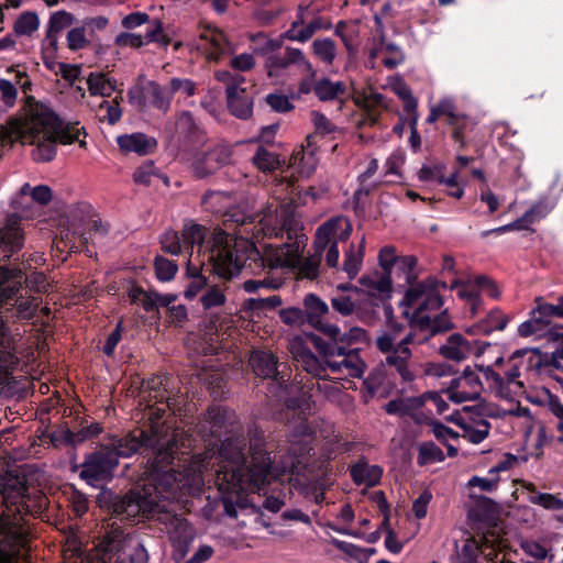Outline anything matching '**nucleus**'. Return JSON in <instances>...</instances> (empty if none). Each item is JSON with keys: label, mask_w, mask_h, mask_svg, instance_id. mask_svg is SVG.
<instances>
[{"label": "nucleus", "mask_w": 563, "mask_h": 563, "mask_svg": "<svg viewBox=\"0 0 563 563\" xmlns=\"http://www.w3.org/2000/svg\"><path fill=\"white\" fill-rule=\"evenodd\" d=\"M362 287L372 296L389 297L391 291V276L383 272L364 275L360 280Z\"/></svg>", "instance_id": "nucleus-32"}, {"label": "nucleus", "mask_w": 563, "mask_h": 563, "mask_svg": "<svg viewBox=\"0 0 563 563\" xmlns=\"http://www.w3.org/2000/svg\"><path fill=\"white\" fill-rule=\"evenodd\" d=\"M31 82L25 73L16 71L15 74V82L11 80L0 78V102L7 108H12L18 99V88H22L25 90Z\"/></svg>", "instance_id": "nucleus-34"}, {"label": "nucleus", "mask_w": 563, "mask_h": 563, "mask_svg": "<svg viewBox=\"0 0 563 563\" xmlns=\"http://www.w3.org/2000/svg\"><path fill=\"white\" fill-rule=\"evenodd\" d=\"M404 331V325L398 322H390L386 330H383L376 338V347L379 351H389L390 347L398 344L401 340L400 335Z\"/></svg>", "instance_id": "nucleus-49"}, {"label": "nucleus", "mask_w": 563, "mask_h": 563, "mask_svg": "<svg viewBox=\"0 0 563 563\" xmlns=\"http://www.w3.org/2000/svg\"><path fill=\"white\" fill-rule=\"evenodd\" d=\"M88 91L91 96L110 97L117 89V80L102 71H92L87 79Z\"/></svg>", "instance_id": "nucleus-35"}, {"label": "nucleus", "mask_w": 563, "mask_h": 563, "mask_svg": "<svg viewBox=\"0 0 563 563\" xmlns=\"http://www.w3.org/2000/svg\"><path fill=\"white\" fill-rule=\"evenodd\" d=\"M154 267L156 277L162 282L172 280L178 271V266L175 262L163 256L155 257Z\"/></svg>", "instance_id": "nucleus-59"}, {"label": "nucleus", "mask_w": 563, "mask_h": 563, "mask_svg": "<svg viewBox=\"0 0 563 563\" xmlns=\"http://www.w3.org/2000/svg\"><path fill=\"white\" fill-rule=\"evenodd\" d=\"M350 55H355L360 46V30L356 22L339 21L334 29Z\"/></svg>", "instance_id": "nucleus-38"}, {"label": "nucleus", "mask_w": 563, "mask_h": 563, "mask_svg": "<svg viewBox=\"0 0 563 563\" xmlns=\"http://www.w3.org/2000/svg\"><path fill=\"white\" fill-rule=\"evenodd\" d=\"M290 65L297 66V68L310 76L316 77V69L312 64L306 57L305 53L296 47H286L284 54L269 55L264 64L267 77L271 79H280Z\"/></svg>", "instance_id": "nucleus-15"}, {"label": "nucleus", "mask_w": 563, "mask_h": 563, "mask_svg": "<svg viewBox=\"0 0 563 563\" xmlns=\"http://www.w3.org/2000/svg\"><path fill=\"white\" fill-rule=\"evenodd\" d=\"M313 91L321 101H342L351 92L350 85H347L345 81H332L329 78H321L316 81Z\"/></svg>", "instance_id": "nucleus-28"}, {"label": "nucleus", "mask_w": 563, "mask_h": 563, "mask_svg": "<svg viewBox=\"0 0 563 563\" xmlns=\"http://www.w3.org/2000/svg\"><path fill=\"white\" fill-rule=\"evenodd\" d=\"M332 26L331 22L323 21L318 18L308 23L307 25L299 27V22H294L291 27L287 31L286 37L290 41L305 43L309 41L313 34L319 30H330Z\"/></svg>", "instance_id": "nucleus-37"}, {"label": "nucleus", "mask_w": 563, "mask_h": 563, "mask_svg": "<svg viewBox=\"0 0 563 563\" xmlns=\"http://www.w3.org/2000/svg\"><path fill=\"white\" fill-rule=\"evenodd\" d=\"M40 26V20L34 12H23L14 22L13 31L16 35H31Z\"/></svg>", "instance_id": "nucleus-56"}, {"label": "nucleus", "mask_w": 563, "mask_h": 563, "mask_svg": "<svg viewBox=\"0 0 563 563\" xmlns=\"http://www.w3.org/2000/svg\"><path fill=\"white\" fill-rule=\"evenodd\" d=\"M378 169V161L376 158H372L366 167V169L358 176L360 187L355 192V197H360L362 195L368 196L374 189L378 187L380 183H369V178H372Z\"/></svg>", "instance_id": "nucleus-54"}, {"label": "nucleus", "mask_w": 563, "mask_h": 563, "mask_svg": "<svg viewBox=\"0 0 563 563\" xmlns=\"http://www.w3.org/2000/svg\"><path fill=\"white\" fill-rule=\"evenodd\" d=\"M234 415L228 412L227 409L221 407H211L207 411L205 418L200 420L197 426V433L201 435L203 441H208L211 438H218L223 431L228 430L230 423V431H234L233 427Z\"/></svg>", "instance_id": "nucleus-21"}, {"label": "nucleus", "mask_w": 563, "mask_h": 563, "mask_svg": "<svg viewBox=\"0 0 563 563\" xmlns=\"http://www.w3.org/2000/svg\"><path fill=\"white\" fill-rule=\"evenodd\" d=\"M86 132L79 123L64 125L59 117L46 104H30L23 119L16 120L15 139L22 145H33L32 157L35 162H49L56 155L57 142L73 144L77 142L86 147Z\"/></svg>", "instance_id": "nucleus-5"}, {"label": "nucleus", "mask_w": 563, "mask_h": 563, "mask_svg": "<svg viewBox=\"0 0 563 563\" xmlns=\"http://www.w3.org/2000/svg\"><path fill=\"white\" fill-rule=\"evenodd\" d=\"M98 114L101 121H107L111 125L115 124L122 117L120 100L115 97L112 100L101 101L98 107Z\"/></svg>", "instance_id": "nucleus-55"}, {"label": "nucleus", "mask_w": 563, "mask_h": 563, "mask_svg": "<svg viewBox=\"0 0 563 563\" xmlns=\"http://www.w3.org/2000/svg\"><path fill=\"white\" fill-rule=\"evenodd\" d=\"M312 54L325 66H331L338 54L335 42L330 37L316 38L311 44Z\"/></svg>", "instance_id": "nucleus-42"}, {"label": "nucleus", "mask_w": 563, "mask_h": 563, "mask_svg": "<svg viewBox=\"0 0 563 563\" xmlns=\"http://www.w3.org/2000/svg\"><path fill=\"white\" fill-rule=\"evenodd\" d=\"M307 322L324 338L313 333L294 335L288 340V350L298 368L313 377L324 379L327 371L342 377L360 378L365 372V363L355 344L369 342L368 333L360 327L342 332L330 322L322 321L328 313V305L318 296L309 294L303 299Z\"/></svg>", "instance_id": "nucleus-2"}, {"label": "nucleus", "mask_w": 563, "mask_h": 563, "mask_svg": "<svg viewBox=\"0 0 563 563\" xmlns=\"http://www.w3.org/2000/svg\"><path fill=\"white\" fill-rule=\"evenodd\" d=\"M488 417L495 418H504L506 416H515L517 418H521L523 420V426L526 428V435L530 434L533 428V417L527 407H521L519 404L512 406L510 409H497V410H488L486 413Z\"/></svg>", "instance_id": "nucleus-48"}, {"label": "nucleus", "mask_w": 563, "mask_h": 563, "mask_svg": "<svg viewBox=\"0 0 563 563\" xmlns=\"http://www.w3.org/2000/svg\"><path fill=\"white\" fill-rule=\"evenodd\" d=\"M429 320L426 324H417L411 331L418 334V338H424L429 341L437 333L445 332L453 328V322L446 311L428 314Z\"/></svg>", "instance_id": "nucleus-29"}, {"label": "nucleus", "mask_w": 563, "mask_h": 563, "mask_svg": "<svg viewBox=\"0 0 563 563\" xmlns=\"http://www.w3.org/2000/svg\"><path fill=\"white\" fill-rule=\"evenodd\" d=\"M310 411L309 399L305 396L288 399L282 412L286 420L288 441L294 457L280 465L273 466L271 453L265 449L262 432L250 438L245 453V438L234 433L225 438L220 448H207L201 454L194 455L181 471L169 470L158 473L155 478L157 496L164 499L178 498L183 493L198 494L205 485V473L214 471V485L221 494L224 512L232 518L240 511L254 512L243 493L261 492L274 479L295 473L299 455L311 450L313 429L307 421Z\"/></svg>", "instance_id": "nucleus-1"}, {"label": "nucleus", "mask_w": 563, "mask_h": 563, "mask_svg": "<svg viewBox=\"0 0 563 563\" xmlns=\"http://www.w3.org/2000/svg\"><path fill=\"white\" fill-rule=\"evenodd\" d=\"M150 103L163 113L170 108L173 93L168 87H163L155 81H150L146 87Z\"/></svg>", "instance_id": "nucleus-41"}, {"label": "nucleus", "mask_w": 563, "mask_h": 563, "mask_svg": "<svg viewBox=\"0 0 563 563\" xmlns=\"http://www.w3.org/2000/svg\"><path fill=\"white\" fill-rule=\"evenodd\" d=\"M24 230L21 227V217L9 214L0 223V261H8L18 254L24 245Z\"/></svg>", "instance_id": "nucleus-17"}, {"label": "nucleus", "mask_w": 563, "mask_h": 563, "mask_svg": "<svg viewBox=\"0 0 563 563\" xmlns=\"http://www.w3.org/2000/svg\"><path fill=\"white\" fill-rule=\"evenodd\" d=\"M214 78L225 86L227 102L230 112L239 119H247L253 112V99L247 93L245 78L230 70H217Z\"/></svg>", "instance_id": "nucleus-12"}, {"label": "nucleus", "mask_w": 563, "mask_h": 563, "mask_svg": "<svg viewBox=\"0 0 563 563\" xmlns=\"http://www.w3.org/2000/svg\"><path fill=\"white\" fill-rule=\"evenodd\" d=\"M350 474L355 484L373 487L379 483L383 470L378 465H369L365 461H360L351 467Z\"/></svg>", "instance_id": "nucleus-33"}, {"label": "nucleus", "mask_w": 563, "mask_h": 563, "mask_svg": "<svg viewBox=\"0 0 563 563\" xmlns=\"http://www.w3.org/2000/svg\"><path fill=\"white\" fill-rule=\"evenodd\" d=\"M114 451L109 446L90 454L81 466L80 476L89 482L104 479L118 465Z\"/></svg>", "instance_id": "nucleus-20"}, {"label": "nucleus", "mask_w": 563, "mask_h": 563, "mask_svg": "<svg viewBox=\"0 0 563 563\" xmlns=\"http://www.w3.org/2000/svg\"><path fill=\"white\" fill-rule=\"evenodd\" d=\"M104 555L112 556L115 563H147L148 553L140 538L132 534H124L123 531L114 529L108 532L100 544Z\"/></svg>", "instance_id": "nucleus-10"}, {"label": "nucleus", "mask_w": 563, "mask_h": 563, "mask_svg": "<svg viewBox=\"0 0 563 563\" xmlns=\"http://www.w3.org/2000/svg\"><path fill=\"white\" fill-rule=\"evenodd\" d=\"M504 548V540L496 530H488L479 538L467 539L457 552L453 563H475L481 553L489 561L497 559L498 552Z\"/></svg>", "instance_id": "nucleus-14"}, {"label": "nucleus", "mask_w": 563, "mask_h": 563, "mask_svg": "<svg viewBox=\"0 0 563 563\" xmlns=\"http://www.w3.org/2000/svg\"><path fill=\"white\" fill-rule=\"evenodd\" d=\"M117 143L119 148L125 154L136 153L139 155H146L156 146V141L143 133L120 135L117 139Z\"/></svg>", "instance_id": "nucleus-27"}, {"label": "nucleus", "mask_w": 563, "mask_h": 563, "mask_svg": "<svg viewBox=\"0 0 563 563\" xmlns=\"http://www.w3.org/2000/svg\"><path fill=\"white\" fill-rule=\"evenodd\" d=\"M351 233V222L342 216L329 219L317 229L314 251L320 257L325 252V263L329 267H338L340 257L338 242L346 241Z\"/></svg>", "instance_id": "nucleus-9"}, {"label": "nucleus", "mask_w": 563, "mask_h": 563, "mask_svg": "<svg viewBox=\"0 0 563 563\" xmlns=\"http://www.w3.org/2000/svg\"><path fill=\"white\" fill-rule=\"evenodd\" d=\"M400 305L405 307L404 314L409 319L411 330L417 324H426L428 314L440 311L443 306L439 283L428 278L411 284Z\"/></svg>", "instance_id": "nucleus-6"}, {"label": "nucleus", "mask_w": 563, "mask_h": 563, "mask_svg": "<svg viewBox=\"0 0 563 563\" xmlns=\"http://www.w3.org/2000/svg\"><path fill=\"white\" fill-rule=\"evenodd\" d=\"M518 334L523 338L534 336L551 342H563V327L553 324L545 316L539 314L537 308L531 311L530 319L518 327Z\"/></svg>", "instance_id": "nucleus-19"}, {"label": "nucleus", "mask_w": 563, "mask_h": 563, "mask_svg": "<svg viewBox=\"0 0 563 563\" xmlns=\"http://www.w3.org/2000/svg\"><path fill=\"white\" fill-rule=\"evenodd\" d=\"M417 463L420 466H426L434 463L443 462L445 459L442 450L431 441H424L417 445Z\"/></svg>", "instance_id": "nucleus-46"}, {"label": "nucleus", "mask_w": 563, "mask_h": 563, "mask_svg": "<svg viewBox=\"0 0 563 563\" xmlns=\"http://www.w3.org/2000/svg\"><path fill=\"white\" fill-rule=\"evenodd\" d=\"M313 135H309L307 137L308 146L307 148H302L301 151L297 152L292 159L294 165H298L300 173L309 175L317 165V159L314 157V150L310 147V143Z\"/></svg>", "instance_id": "nucleus-52"}, {"label": "nucleus", "mask_w": 563, "mask_h": 563, "mask_svg": "<svg viewBox=\"0 0 563 563\" xmlns=\"http://www.w3.org/2000/svg\"><path fill=\"white\" fill-rule=\"evenodd\" d=\"M250 40L253 43L260 42V45L257 47H255V49H254V53L258 54V55H265V54L272 53L274 51H277L283 45L282 40L269 38L263 32L252 34L250 36Z\"/></svg>", "instance_id": "nucleus-60"}, {"label": "nucleus", "mask_w": 563, "mask_h": 563, "mask_svg": "<svg viewBox=\"0 0 563 563\" xmlns=\"http://www.w3.org/2000/svg\"><path fill=\"white\" fill-rule=\"evenodd\" d=\"M424 338H418L413 331H409L397 345L390 347L389 351H380L385 354L382 361L383 367L391 375L397 374L402 382H412L419 372L418 363L412 358V352L409 345L423 344Z\"/></svg>", "instance_id": "nucleus-7"}, {"label": "nucleus", "mask_w": 563, "mask_h": 563, "mask_svg": "<svg viewBox=\"0 0 563 563\" xmlns=\"http://www.w3.org/2000/svg\"><path fill=\"white\" fill-rule=\"evenodd\" d=\"M23 269L0 266V307L15 301L16 295L22 289Z\"/></svg>", "instance_id": "nucleus-25"}, {"label": "nucleus", "mask_w": 563, "mask_h": 563, "mask_svg": "<svg viewBox=\"0 0 563 563\" xmlns=\"http://www.w3.org/2000/svg\"><path fill=\"white\" fill-rule=\"evenodd\" d=\"M188 274L191 276V280L189 282L186 290L184 291V296L188 300H192L197 297L199 292L207 288V278L198 273V268L190 267V261H188Z\"/></svg>", "instance_id": "nucleus-57"}, {"label": "nucleus", "mask_w": 563, "mask_h": 563, "mask_svg": "<svg viewBox=\"0 0 563 563\" xmlns=\"http://www.w3.org/2000/svg\"><path fill=\"white\" fill-rule=\"evenodd\" d=\"M358 104H363L367 109L366 117L360 122V125H374L378 121V113L373 110L375 107H386L385 97L382 93L369 91L365 95L363 101L356 99Z\"/></svg>", "instance_id": "nucleus-44"}, {"label": "nucleus", "mask_w": 563, "mask_h": 563, "mask_svg": "<svg viewBox=\"0 0 563 563\" xmlns=\"http://www.w3.org/2000/svg\"><path fill=\"white\" fill-rule=\"evenodd\" d=\"M57 49H58V36L53 33H46L45 37L42 41V58L44 65L53 70L58 64L57 58Z\"/></svg>", "instance_id": "nucleus-53"}, {"label": "nucleus", "mask_w": 563, "mask_h": 563, "mask_svg": "<svg viewBox=\"0 0 563 563\" xmlns=\"http://www.w3.org/2000/svg\"><path fill=\"white\" fill-rule=\"evenodd\" d=\"M74 22L71 13L66 11H57L53 13L48 21V30L46 33H53L57 35L64 29L70 26Z\"/></svg>", "instance_id": "nucleus-63"}, {"label": "nucleus", "mask_w": 563, "mask_h": 563, "mask_svg": "<svg viewBox=\"0 0 563 563\" xmlns=\"http://www.w3.org/2000/svg\"><path fill=\"white\" fill-rule=\"evenodd\" d=\"M197 48L210 62H219L233 52V46L223 31L210 26L199 34Z\"/></svg>", "instance_id": "nucleus-18"}, {"label": "nucleus", "mask_w": 563, "mask_h": 563, "mask_svg": "<svg viewBox=\"0 0 563 563\" xmlns=\"http://www.w3.org/2000/svg\"><path fill=\"white\" fill-rule=\"evenodd\" d=\"M233 150L228 144H214L206 151L191 154L187 161L197 178H205L230 164Z\"/></svg>", "instance_id": "nucleus-13"}, {"label": "nucleus", "mask_w": 563, "mask_h": 563, "mask_svg": "<svg viewBox=\"0 0 563 563\" xmlns=\"http://www.w3.org/2000/svg\"><path fill=\"white\" fill-rule=\"evenodd\" d=\"M225 287L221 285H208L199 301L205 310L220 308L227 302Z\"/></svg>", "instance_id": "nucleus-45"}, {"label": "nucleus", "mask_w": 563, "mask_h": 563, "mask_svg": "<svg viewBox=\"0 0 563 563\" xmlns=\"http://www.w3.org/2000/svg\"><path fill=\"white\" fill-rule=\"evenodd\" d=\"M120 509L128 518H135L141 514L146 516L144 512L147 510V503L139 494L131 493L122 499Z\"/></svg>", "instance_id": "nucleus-50"}, {"label": "nucleus", "mask_w": 563, "mask_h": 563, "mask_svg": "<svg viewBox=\"0 0 563 563\" xmlns=\"http://www.w3.org/2000/svg\"><path fill=\"white\" fill-rule=\"evenodd\" d=\"M437 181L448 187L446 195L455 199H461L464 195L465 184L460 179V170L453 172L450 176H439Z\"/></svg>", "instance_id": "nucleus-58"}, {"label": "nucleus", "mask_w": 563, "mask_h": 563, "mask_svg": "<svg viewBox=\"0 0 563 563\" xmlns=\"http://www.w3.org/2000/svg\"><path fill=\"white\" fill-rule=\"evenodd\" d=\"M26 197H31L33 201L40 205H46L52 199V190L45 185L31 187L30 184H24L16 196V200L14 201L16 210H24L26 206H24L22 200Z\"/></svg>", "instance_id": "nucleus-40"}, {"label": "nucleus", "mask_w": 563, "mask_h": 563, "mask_svg": "<svg viewBox=\"0 0 563 563\" xmlns=\"http://www.w3.org/2000/svg\"><path fill=\"white\" fill-rule=\"evenodd\" d=\"M417 266V258L412 255H407L399 257L397 261L396 269L402 276L405 283L413 284V279L416 278L415 269Z\"/></svg>", "instance_id": "nucleus-61"}, {"label": "nucleus", "mask_w": 563, "mask_h": 563, "mask_svg": "<svg viewBox=\"0 0 563 563\" xmlns=\"http://www.w3.org/2000/svg\"><path fill=\"white\" fill-rule=\"evenodd\" d=\"M365 250V239L363 238L357 246L353 243L344 253L342 269L346 273L349 279H353L361 271Z\"/></svg>", "instance_id": "nucleus-39"}, {"label": "nucleus", "mask_w": 563, "mask_h": 563, "mask_svg": "<svg viewBox=\"0 0 563 563\" xmlns=\"http://www.w3.org/2000/svg\"><path fill=\"white\" fill-rule=\"evenodd\" d=\"M393 90L402 100L404 112L407 117L409 126L412 129V136L417 134L418 124V100L412 95L411 89L401 80L393 85Z\"/></svg>", "instance_id": "nucleus-31"}, {"label": "nucleus", "mask_w": 563, "mask_h": 563, "mask_svg": "<svg viewBox=\"0 0 563 563\" xmlns=\"http://www.w3.org/2000/svg\"><path fill=\"white\" fill-rule=\"evenodd\" d=\"M143 446L152 448L156 451L158 463H172L174 454L177 452L174 440L169 439L166 442H161V439L154 432L148 434L144 430L139 429L121 438L110 449L114 451L115 460L119 461V457H129Z\"/></svg>", "instance_id": "nucleus-8"}, {"label": "nucleus", "mask_w": 563, "mask_h": 563, "mask_svg": "<svg viewBox=\"0 0 563 563\" xmlns=\"http://www.w3.org/2000/svg\"><path fill=\"white\" fill-rule=\"evenodd\" d=\"M450 419L461 427V437L473 444L483 442L492 429L489 421L483 415L464 418L457 413L456 417L451 416Z\"/></svg>", "instance_id": "nucleus-23"}, {"label": "nucleus", "mask_w": 563, "mask_h": 563, "mask_svg": "<svg viewBox=\"0 0 563 563\" xmlns=\"http://www.w3.org/2000/svg\"><path fill=\"white\" fill-rule=\"evenodd\" d=\"M250 365L257 376L268 378L277 374V358L266 351H254L250 356Z\"/></svg>", "instance_id": "nucleus-36"}, {"label": "nucleus", "mask_w": 563, "mask_h": 563, "mask_svg": "<svg viewBox=\"0 0 563 563\" xmlns=\"http://www.w3.org/2000/svg\"><path fill=\"white\" fill-rule=\"evenodd\" d=\"M488 347H492L488 342L468 340L461 333H452L439 347V353L446 360L462 362L472 356H482Z\"/></svg>", "instance_id": "nucleus-16"}, {"label": "nucleus", "mask_w": 563, "mask_h": 563, "mask_svg": "<svg viewBox=\"0 0 563 563\" xmlns=\"http://www.w3.org/2000/svg\"><path fill=\"white\" fill-rule=\"evenodd\" d=\"M206 228L199 224L185 225V228L181 231V241L184 250L188 251L190 249L191 255L195 245L201 247L206 238Z\"/></svg>", "instance_id": "nucleus-51"}, {"label": "nucleus", "mask_w": 563, "mask_h": 563, "mask_svg": "<svg viewBox=\"0 0 563 563\" xmlns=\"http://www.w3.org/2000/svg\"><path fill=\"white\" fill-rule=\"evenodd\" d=\"M510 318L499 308L492 309L487 316L467 329L468 333L489 335L494 331H503Z\"/></svg>", "instance_id": "nucleus-26"}, {"label": "nucleus", "mask_w": 563, "mask_h": 563, "mask_svg": "<svg viewBox=\"0 0 563 563\" xmlns=\"http://www.w3.org/2000/svg\"><path fill=\"white\" fill-rule=\"evenodd\" d=\"M451 289L455 296L463 301L465 312L470 317H476L483 310V300L481 294L484 291L490 298L497 299L500 291L494 280L481 275L474 280L454 282Z\"/></svg>", "instance_id": "nucleus-11"}, {"label": "nucleus", "mask_w": 563, "mask_h": 563, "mask_svg": "<svg viewBox=\"0 0 563 563\" xmlns=\"http://www.w3.org/2000/svg\"><path fill=\"white\" fill-rule=\"evenodd\" d=\"M252 163L262 173H272L276 170L280 161L276 153L268 151L264 146H258L252 157Z\"/></svg>", "instance_id": "nucleus-47"}, {"label": "nucleus", "mask_w": 563, "mask_h": 563, "mask_svg": "<svg viewBox=\"0 0 563 563\" xmlns=\"http://www.w3.org/2000/svg\"><path fill=\"white\" fill-rule=\"evenodd\" d=\"M162 250L170 255H178L184 250L183 241L174 230L166 231L161 238Z\"/></svg>", "instance_id": "nucleus-64"}, {"label": "nucleus", "mask_w": 563, "mask_h": 563, "mask_svg": "<svg viewBox=\"0 0 563 563\" xmlns=\"http://www.w3.org/2000/svg\"><path fill=\"white\" fill-rule=\"evenodd\" d=\"M175 131L188 152L206 142V133L196 124L189 111L178 114L175 121Z\"/></svg>", "instance_id": "nucleus-24"}, {"label": "nucleus", "mask_w": 563, "mask_h": 563, "mask_svg": "<svg viewBox=\"0 0 563 563\" xmlns=\"http://www.w3.org/2000/svg\"><path fill=\"white\" fill-rule=\"evenodd\" d=\"M67 47L70 51H79L86 48L90 42L86 36V30L84 26L73 27L67 32L66 35Z\"/></svg>", "instance_id": "nucleus-62"}, {"label": "nucleus", "mask_w": 563, "mask_h": 563, "mask_svg": "<svg viewBox=\"0 0 563 563\" xmlns=\"http://www.w3.org/2000/svg\"><path fill=\"white\" fill-rule=\"evenodd\" d=\"M526 488L530 492L528 500L538 505L547 510H561L563 509V499L558 495L549 493H538L533 484L526 485Z\"/></svg>", "instance_id": "nucleus-43"}, {"label": "nucleus", "mask_w": 563, "mask_h": 563, "mask_svg": "<svg viewBox=\"0 0 563 563\" xmlns=\"http://www.w3.org/2000/svg\"><path fill=\"white\" fill-rule=\"evenodd\" d=\"M16 336L11 333L10 329L0 318V385L9 379L19 364Z\"/></svg>", "instance_id": "nucleus-22"}, {"label": "nucleus", "mask_w": 563, "mask_h": 563, "mask_svg": "<svg viewBox=\"0 0 563 563\" xmlns=\"http://www.w3.org/2000/svg\"><path fill=\"white\" fill-rule=\"evenodd\" d=\"M525 360L528 367L541 366L539 352L529 349L517 350L508 358L501 355L496 356L492 364L482 362L476 363L474 367L465 366L461 375L453 378L444 391L455 404L478 399L484 390L478 374L481 373L496 397L516 401L526 394L525 384L520 379V367Z\"/></svg>", "instance_id": "nucleus-4"}, {"label": "nucleus", "mask_w": 563, "mask_h": 563, "mask_svg": "<svg viewBox=\"0 0 563 563\" xmlns=\"http://www.w3.org/2000/svg\"><path fill=\"white\" fill-rule=\"evenodd\" d=\"M286 212L287 210L282 208L277 212V217L282 218L280 230L287 232L289 241L282 245H265L262 253L253 243L244 239L236 240L231 246L224 232H216L207 254V260L212 265L213 272L222 278L230 279L241 271L249 260L256 261L257 257L263 267L269 271L295 268L300 263L308 238L298 232V221L292 214L285 217Z\"/></svg>", "instance_id": "nucleus-3"}, {"label": "nucleus", "mask_w": 563, "mask_h": 563, "mask_svg": "<svg viewBox=\"0 0 563 563\" xmlns=\"http://www.w3.org/2000/svg\"><path fill=\"white\" fill-rule=\"evenodd\" d=\"M449 126L452 130V140L459 144L461 148H465L476 136L477 122L466 114L460 115L456 120L452 121Z\"/></svg>", "instance_id": "nucleus-30"}]
</instances>
